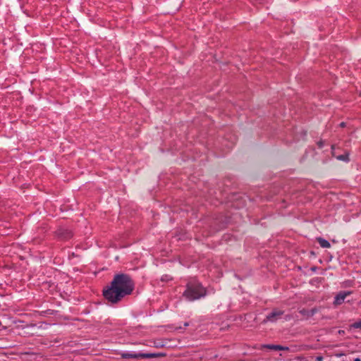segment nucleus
Instances as JSON below:
<instances>
[{
	"instance_id": "9b49d317",
	"label": "nucleus",
	"mask_w": 361,
	"mask_h": 361,
	"mask_svg": "<svg viewBox=\"0 0 361 361\" xmlns=\"http://www.w3.org/2000/svg\"><path fill=\"white\" fill-rule=\"evenodd\" d=\"M288 349H289L288 347L281 345V350H288Z\"/></svg>"
},
{
	"instance_id": "4468645a",
	"label": "nucleus",
	"mask_w": 361,
	"mask_h": 361,
	"mask_svg": "<svg viewBox=\"0 0 361 361\" xmlns=\"http://www.w3.org/2000/svg\"><path fill=\"white\" fill-rule=\"evenodd\" d=\"M184 326H188V323L185 322V323L184 324Z\"/></svg>"
},
{
	"instance_id": "dca6fc26",
	"label": "nucleus",
	"mask_w": 361,
	"mask_h": 361,
	"mask_svg": "<svg viewBox=\"0 0 361 361\" xmlns=\"http://www.w3.org/2000/svg\"><path fill=\"white\" fill-rule=\"evenodd\" d=\"M360 303L361 304V300H360Z\"/></svg>"
},
{
	"instance_id": "1a4fd4ad",
	"label": "nucleus",
	"mask_w": 361,
	"mask_h": 361,
	"mask_svg": "<svg viewBox=\"0 0 361 361\" xmlns=\"http://www.w3.org/2000/svg\"><path fill=\"white\" fill-rule=\"evenodd\" d=\"M267 348L271 349V350H281V345H265Z\"/></svg>"
},
{
	"instance_id": "f8f14e48",
	"label": "nucleus",
	"mask_w": 361,
	"mask_h": 361,
	"mask_svg": "<svg viewBox=\"0 0 361 361\" xmlns=\"http://www.w3.org/2000/svg\"><path fill=\"white\" fill-rule=\"evenodd\" d=\"M322 360H323V357L321 356L317 357V358H316V361H322Z\"/></svg>"
},
{
	"instance_id": "2eb2a0df",
	"label": "nucleus",
	"mask_w": 361,
	"mask_h": 361,
	"mask_svg": "<svg viewBox=\"0 0 361 361\" xmlns=\"http://www.w3.org/2000/svg\"><path fill=\"white\" fill-rule=\"evenodd\" d=\"M355 361H360V360L359 358H356Z\"/></svg>"
},
{
	"instance_id": "20e7f679",
	"label": "nucleus",
	"mask_w": 361,
	"mask_h": 361,
	"mask_svg": "<svg viewBox=\"0 0 361 361\" xmlns=\"http://www.w3.org/2000/svg\"><path fill=\"white\" fill-rule=\"evenodd\" d=\"M284 312L278 309H274L270 314L267 315L266 318L263 321V323L275 322H276L283 314Z\"/></svg>"
},
{
	"instance_id": "0eeeda50",
	"label": "nucleus",
	"mask_w": 361,
	"mask_h": 361,
	"mask_svg": "<svg viewBox=\"0 0 361 361\" xmlns=\"http://www.w3.org/2000/svg\"><path fill=\"white\" fill-rule=\"evenodd\" d=\"M299 312L302 315L310 317V316H313L314 314V313L316 312V310L314 309H313L311 310V312H309L308 310H307L305 309H302V310H299Z\"/></svg>"
},
{
	"instance_id": "ddd939ff",
	"label": "nucleus",
	"mask_w": 361,
	"mask_h": 361,
	"mask_svg": "<svg viewBox=\"0 0 361 361\" xmlns=\"http://www.w3.org/2000/svg\"><path fill=\"white\" fill-rule=\"evenodd\" d=\"M340 126H341V127H344V126H345V123H341L340 124Z\"/></svg>"
},
{
	"instance_id": "9d476101",
	"label": "nucleus",
	"mask_w": 361,
	"mask_h": 361,
	"mask_svg": "<svg viewBox=\"0 0 361 361\" xmlns=\"http://www.w3.org/2000/svg\"><path fill=\"white\" fill-rule=\"evenodd\" d=\"M351 327L354 329H361V319L351 324Z\"/></svg>"
},
{
	"instance_id": "39448f33",
	"label": "nucleus",
	"mask_w": 361,
	"mask_h": 361,
	"mask_svg": "<svg viewBox=\"0 0 361 361\" xmlns=\"http://www.w3.org/2000/svg\"><path fill=\"white\" fill-rule=\"evenodd\" d=\"M352 293L351 291H341L338 293L334 298V304L339 305L343 302L345 298Z\"/></svg>"
},
{
	"instance_id": "f257e3e1",
	"label": "nucleus",
	"mask_w": 361,
	"mask_h": 361,
	"mask_svg": "<svg viewBox=\"0 0 361 361\" xmlns=\"http://www.w3.org/2000/svg\"><path fill=\"white\" fill-rule=\"evenodd\" d=\"M134 288V283L126 274H116L111 285L103 290V295L109 302L117 303L126 295H130Z\"/></svg>"
},
{
	"instance_id": "7ed1b4c3",
	"label": "nucleus",
	"mask_w": 361,
	"mask_h": 361,
	"mask_svg": "<svg viewBox=\"0 0 361 361\" xmlns=\"http://www.w3.org/2000/svg\"><path fill=\"white\" fill-rule=\"evenodd\" d=\"M157 354L155 353H123L121 357L123 359H143L157 357Z\"/></svg>"
},
{
	"instance_id": "f03ea898",
	"label": "nucleus",
	"mask_w": 361,
	"mask_h": 361,
	"mask_svg": "<svg viewBox=\"0 0 361 361\" xmlns=\"http://www.w3.org/2000/svg\"><path fill=\"white\" fill-rule=\"evenodd\" d=\"M205 295L206 290L200 283H188L186 290L183 293V296L189 301L198 300Z\"/></svg>"
},
{
	"instance_id": "423d86ee",
	"label": "nucleus",
	"mask_w": 361,
	"mask_h": 361,
	"mask_svg": "<svg viewBox=\"0 0 361 361\" xmlns=\"http://www.w3.org/2000/svg\"><path fill=\"white\" fill-rule=\"evenodd\" d=\"M318 242H319L320 246L324 248H329L331 246L329 242L324 238H318Z\"/></svg>"
},
{
	"instance_id": "6e6552de",
	"label": "nucleus",
	"mask_w": 361,
	"mask_h": 361,
	"mask_svg": "<svg viewBox=\"0 0 361 361\" xmlns=\"http://www.w3.org/2000/svg\"><path fill=\"white\" fill-rule=\"evenodd\" d=\"M336 159L340 161L348 162L349 161V153L346 152L344 154L336 157Z\"/></svg>"
}]
</instances>
